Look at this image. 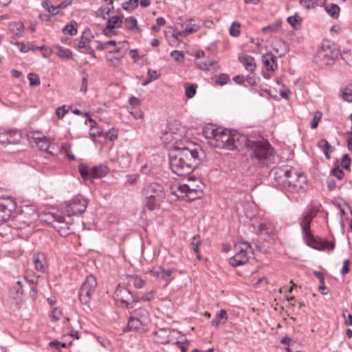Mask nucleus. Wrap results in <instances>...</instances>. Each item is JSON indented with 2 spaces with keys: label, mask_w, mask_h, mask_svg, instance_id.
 <instances>
[{
  "label": "nucleus",
  "mask_w": 352,
  "mask_h": 352,
  "mask_svg": "<svg viewBox=\"0 0 352 352\" xmlns=\"http://www.w3.org/2000/svg\"><path fill=\"white\" fill-rule=\"evenodd\" d=\"M202 150L195 144H175L169 153L170 168L178 176L190 175L200 164Z\"/></svg>",
  "instance_id": "obj_1"
},
{
  "label": "nucleus",
  "mask_w": 352,
  "mask_h": 352,
  "mask_svg": "<svg viewBox=\"0 0 352 352\" xmlns=\"http://www.w3.org/2000/svg\"><path fill=\"white\" fill-rule=\"evenodd\" d=\"M274 179L278 187L288 197L305 193L307 188L306 175L294 170L275 171Z\"/></svg>",
  "instance_id": "obj_2"
},
{
  "label": "nucleus",
  "mask_w": 352,
  "mask_h": 352,
  "mask_svg": "<svg viewBox=\"0 0 352 352\" xmlns=\"http://www.w3.org/2000/svg\"><path fill=\"white\" fill-rule=\"evenodd\" d=\"M315 215L311 210L307 211L302 215L300 225L302 229V234L305 243L319 251L330 250L332 251L335 248V243L323 240L319 236H314L310 230L311 223Z\"/></svg>",
  "instance_id": "obj_3"
},
{
  "label": "nucleus",
  "mask_w": 352,
  "mask_h": 352,
  "mask_svg": "<svg viewBox=\"0 0 352 352\" xmlns=\"http://www.w3.org/2000/svg\"><path fill=\"white\" fill-rule=\"evenodd\" d=\"M142 193L147 199L146 206L150 210L158 208L165 198L164 188L157 182L146 184Z\"/></svg>",
  "instance_id": "obj_4"
},
{
  "label": "nucleus",
  "mask_w": 352,
  "mask_h": 352,
  "mask_svg": "<svg viewBox=\"0 0 352 352\" xmlns=\"http://www.w3.org/2000/svg\"><path fill=\"white\" fill-rule=\"evenodd\" d=\"M250 156L258 162L270 159L275 155V151L268 140L262 139L260 140H252L249 148Z\"/></svg>",
  "instance_id": "obj_5"
},
{
  "label": "nucleus",
  "mask_w": 352,
  "mask_h": 352,
  "mask_svg": "<svg viewBox=\"0 0 352 352\" xmlns=\"http://www.w3.org/2000/svg\"><path fill=\"white\" fill-rule=\"evenodd\" d=\"M339 56V51L336 46H331L328 42L322 43L321 48L317 52L314 60L321 65H332Z\"/></svg>",
  "instance_id": "obj_6"
},
{
  "label": "nucleus",
  "mask_w": 352,
  "mask_h": 352,
  "mask_svg": "<svg viewBox=\"0 0 352 352\" xmlns=\"http://www.w3.org/2000/svg\"><path fill=\"white\" fill-rule=\"evenodd\" d=\"M78 170L84 180L103 177L109 171L108 166L102 164L89 167L88 164L82 163L78 166Z\"/></svg>",
  "instance_id": "obj_7"
},
{
  "label": "nucleus",
  "mask_w": 352,
  "mask_h": 352,
  "mask_svg": "<svg viewBox=\"0 0 352 352\" xmlns=\"http://www.w3.org/2000/svg\"><path fill=\"white\" fill-rule=\"evenodd\" d=\"M96 277L93 275L87 276L78 292L79 300L82 305H89L93 295L96 292Z\"/></svg>",
  "instance_id": "obj_8"
},
{
  "label": "nucleus",
  "mask_w": 352,
  "mask_h": 352,
  "mask_svg": "<svg viewBox=\"0 0 352 352\" xmlns=\"http://www.w3.org/2000/svg\"><path fill=\"white\" fill-rule=\"evenodd\" d=\"M87 199L82 197H75L67 204L64 214L67 219L72 217L81 215L87 208Z\"/></svg>",
  "instance_id": "obj_9"
},
{
  "label": "nucleus",
  "mask_w": 352,
  "mask_h": 352,
  "mask_svg": "<svg viewBox=\"0 0 352 352\" xmlns=\"http://www.w3.org/2000/svg\"><path fill=\"white\" fill-rule=\"evenodd\" d=\"M236 248L237 252L229 260V263L233 267H238L245 264L250 258L248 252H252V246L247 241L241 242L236 246Z\"/></svg>",
  "instance_id": "obj_10"
},
{
  "label": "nucleus",
  "mask_w": 352,
  "mask_h": 352,
  "mask_svg": "<svg viewBox=\"0 0 352 352\" xmlns=\"http://www.w3.org/2000/svg\"><path fill=\"white\" fill-rule=\"evenodd\" d=\"M17 207L16 202L11 197L0 198V225L13 219Z\"/></svg>",
  "instance_id": "obj_11"
},
{
  "label": "nucleus",
  "mask_w": 352,
  "mask_h": 352,
  "mask_svg": "<svg viewBox=\"0 0 352 352\" xmlns=\"http://www.w3.org/2000/svg\"><path fill=\"white\" fill-rule=\"evenodd\" d=\"M232 130L219 128L214 139H212L210 145L219 148L230 150Z\"/></svg>",
  "instance_id": "obj_12"
},
{
  "label": "nucleus",
  "mask_w": 352,
  "mask_h": 352,
  "mask_svg": "<svg viewBox=\"0 0 352 352\" xmlns=\"http://www.w3.org/2000/svg\"><path fill=\"white\" fill-rule=\"evenodd\" d=\"M250 140L246 135L239 133L236 130H232V134L231 137V142L230 144V150H241L246 148L249 150Z\"/></svg>",
  "instance_id": "obj_13"
},
{
  "label": "nucleus",
  "mask_w": 352,
  "mask_h": 352,
  "mask_svg": "<svg viewBox=\"0 0 352 352\" xmlns=\"http://www.w3.org/2000/svg\"><path fill=\"white\" fill-rule=\"evenodd\" d=\"M114 294L116 300L120 301L123 306L128 309L134 308V306L131 305L133 294L126 287L119 285L116 288Z\"/></svg>",
  "instance_id": "obj_14"
},
{
  "label": "nucleus",
  "mask_w": 352,
  "mask_h": 352,
  "mask_svg": "<svg viewBox=\"0 0 352 352\" xmlns=\"http://www.w3.org/2000/svg\"><path fill=\"white\" fill-rule=\"evenodd\" d=\"M170 193L177 199L188 201H192L201 198L203 191L198 190H185L184 192H179L175 187H170Z\"/></svg>",
  "instance_id": "obj_15"
},
{
  "label": "nucleus",
  "mask_w": 352,
  "mask_h": 352,
  "mask_svg": "<svg viewBox=\"0 0 352 352\" xmlns=\"http://www.w3.org/2000/svg\"><path fill=\"white\" fill-rule=\"evenodd\" d=\"M65 216H57L52 222V226L58 230L60 235L66 236L69 234V224L72 223V219H67Z\"/></svg>",
  "instance_id": "obj_16"
},
{
  "label": "nucleus",
  "mask_w": 352,
  "mask_h": 352,
  "mask_svg": "<svg viewBox=\"0 0 352 352\" xmlns=\"http://www.w3.org/2000/svg\"><path fill=\"white\" fill-rule=\"evenodd\" d=\"M34 220L33 218L28 217L20 210L19 212L14 211L13 219H12V226L17 229H23L30 226Z\"/></svg>",
  "instance_id": "obj_17"
},
{
  "label": "nucleus",
  "mask_w": 352,
  "mask_h": 352,
  "mask_svg": "<svg viewBox=\"0 0 352 352\" xmlns=\"http://www.w3.org/2000/svg\"><path fill=\"white\" fill-rule=\"evenodd\" d=\"M204 184L199 179L194 177H189L186 184H178L172 186L171 187H175L179 192H184L185 190H198L203 191Z\"/></svg>",
  "instance_id": "obj_18"
},
{
  "label": "nucleus",
  "mask_w": 352,
  "mask_h": 352,
  "mask_svg": "<svg viewBox=\"0 0 352 352\" xmlns=\"http://www.w3.org/2000/svg\"><path fill=\"white\" fill-rule=\"evenodd\" d=\"M274 230V228L271 223L263 222L258 225L257 233L264 241H267L271 238Z\"/></svg>",
  "instance_id": "obj_19"
},
{
  "label": "nucleus",
  "mask_w": 352,
  "mask_h": 352,
  "mask_svg": "<svg viewBox=\"0 0 352 352\" xmlns=\"http://www.w3.org/2000/svg\"><path fill=\"white\" fill-rule=\"evenodd\" d=\"M276 60V56H274L272 52H268L262 56V62L268 71L273 72L277 69L278 65Z\"/></svg>",
  "instance_id": "obj_20"
},
{
  "label": "nucleus",
  "mask_w": 352,
  "mask_h": 352,
  "mask_svg": "<svg viewBox=\"0 0 352 352\" xmlns=\"http://www.w3.org/2000/svg\"><path fill=\"white\" fill-rule=\"evenodd\" d=\"M239 61L242 63L246 70L253 72L256 69L254 58L250 55L241 54L238 57Z\"/></svg>",
  "instance_id": "obj_21"
},
{
  "label": "nucleus",
  "mask_w": 352,
  "mask_h": 352,
  "mask_svg": "<svg viewBox=\"0 0 352 352\" xmlns=\"http://www.w3.org/2000/svg\"><path fill=\"white\" fill-rule=\"evenodd\" d=\"M170 331L171 330L169 328H162L153 332L156 342L162 344H168Z\"/></svg>",
  "instance_id": "obj_22"
},
{
  "label": "nucleus",
  "mask_w": 352,
  "mask_h": 352,
  "mask_svg": "<svg viewBox=\"0 0 352 352\" xmlns=\"http://www.w3.org/2000/svg\"><path fill=\"white\" fill-rule=\"evenodd\" d=\"M34 263L37 271L43 273L47 267L46 257L44 253H37L34 255Z\"/></svg>",
  "instance_id": "obj_23"
},
{
  "label": "nucleus",
  "mask_w": 352,
  "mask_h": 352,
  "mask_svg": "<svg viewBox=\"0 0 352 352\" xmlns=\"http://www.w3.org/2000/svg\"><path fill=\"white\" fill-rule=\"evenodd\" d=\"M146 324L143 323L142 321L139 319L135 318L133 316H131L128 320V323L126 327L124 329V331H138L142 327L146 326Z\"/></svg>",
  "instance_id": "obj_24"
},
{
  "label": "nucleus",
  "mask_w": 352,
  "mask_h": 352,
  "mask_svg": "<svg viewBox=\"0 0 352 352\" xmlns=\"http://www.w3.org/2000/svg\"><path fill=\"white\" fill-rule=\"evenodd\" d=\"M132 316L146 324L150 321V313L146 308L140 307L135 309Z\"/></svg>",
  "instance_id": "obj_25"
},
{
  "label": "nucleus",
  "mask_w": 352,
  "mask_h": 352,
  "mask_svg": "<svg viewBox=\"0 0 352 352\" xmlns=\"http://www.w3.org/2000/svg\"><path fill=\"white\" fill-rule=\"evenodd\" d=\"M38 277H34L29 279L28 277L25 278V284L27 287L30 289V296L32 300H35L37 298V289L36 285L38 283Z\"/></svg>",
  "instance_id": "obj_26"
},
{
  "label": "nucleus",
  "mask_w": 352,
  "mask_h": 352,
  "mask_svg": "<svg viewBox=\"0 0 352 352\" xmlns=\"http://www.w3.org/2000/svg\"><path fill=\"white\" fill-rule=\"evenodd\" d=\"M8 133V144H16L20 142L22 135L21 132L14 129L6 131Z\"/></svg>",
  "instance_id": "obj_27"
},
{
  "label": "nucleus",
  "mask_w": 352,
  "mask_h": 352,
  "mask_svg": "<svg viewBox=\"0 0 352 352\" xmlns=\"http://www.w3.org/2000/svg\"><path fill=\"white\" fill-rule=\"evenodd\" d=\"M228 320V314L225 309H221L216 314L211 321L212 326L219 327L220 323H225Z\"/></svg>",
  "instance_id": "obj_28"
},
{
  "label": "nucleus",
  "mask_w": 352,
  "mask_h": 352,
  "mask_svg": "<svg viewBox=\"0 0 352 352\" xmlns=\"http://www.w3.org/2000/svg\"><path fill=\"white\" fill-rule=\"evenodd\" d=\"M10 28L11 31L17 36H22L23 35V31L25 25L21 21L12 22L10 23Z\"/></svg>",
  "instance_id": "obj_29"
},
{
  "label": "nucleus",
  "mask_w": 352,
  "mask_h": 352,
  "mask_svg": "<svg viewBox=\"0 0 352 352\" xmlns=\"http://www.w3.org/2000/svg\"><path fill=\"white\" fill-rule=\"evenodd\" d=\"M218 130L219 128H214L212 125L206 126L203 129L202 133L204 136L208 140V144H210L212 139H214Z\"/></svg>",
  "instance_id": "obj_30"
},
{
  "label": "nucleus",
  "mask_w": 352,
  "mask_h": 352,
  "mask_svg": "<svg viewBox=\"0 0 352 352\" xmlns=\"http://www.w3.org/2000/svg\"><path fill=\"white\" fill-rule=\"evenodd\" d=\"M54 52L61 58L69 59L72 57L73 53L69 49H65L60 45H54Z\"/></svg>",
  "instance_id": "obj_31"
},
{
  "label": "nucleus",
  "mask_w": 352,
  "mask_h": 352,
  "mask_svg": "<svg viewBox=\"0 0 352 352\" xmlns=\"http://www.w3.org/2000/svg\"><path fill=\"white\" fill-rule=\"evenodd\" d=\"M124 26L129 30H136L138 32L140 33L142 30L138 26V21L134 16H129L124 19Z\"/></svg>",
  "instance_id": "obj_32"
},
{
  "label": "nucleus",
  "mask_w": 352,
  "mask_h": 352,
  "mask_svg": "<svg viewBox=\"0 0 352 352\" xmlns=\"http://www.w3.org/2000/svg\"><path fill=\"white\" fill-rule=\"evenodd\" d=\"M324 10L333 19H336L339 17L340 9L338 5L334 3L326 5L324 6Z\"/></svg>",
  "instance_id": "obj_33"
},
{
  "label": "nucleus",
  "mask_w": 352,
  "mask_h": 352,
  "mask_svg": "<svg viewBox=\"0 0 352 352\" xmlns=\"http://www.w3.org/2000/svg\"><path fill=\"white\" fill-rule=\"evenodd\" d=\"M34 138L38 140L37 145L41 150L51 153V151H49L50 145L45 136H36Z\"/></svg>",
  "instance_id": "obj_34"
},
{
  "label": "nucleus",
  "mask_w": 352,
  "mask_h": 352,
  "mask_svg": "<svg viewBox=\"0 0 352 352\" xmlns=\"http://www.w3.org/2000/svg\"><path fill=\"white\" fill-rule=\"evenodd\" d=\"M25 287H27V285L25 283L24 285L22 281L18 280L16 283V285H14L10 289V292L12 294H14V292L16 294V296H14V298L20 297L23 295Z\"/></svg>",
  "instance_id": "obj_35"
},
{
  "label": "nucleus",
  "mask_w": 352,
  "mask_h": 352,
  "mask_svg": "<svg viewBox=\"0 0 352 352\" xmlns=\"http://www.w3.org/2000/svg\"><path fill=\"white\" fill-rule=\"evenodd\" d=\"M20 210L23 212V214H25L28 216V217L33 218V220H36L37 218V213L36 212V209L34 206H28V205H24L23 206Z\"/></svg>",
  "instance_id": "obj_36"
},
{
  "label": "nucleus",
  "mask_w": 352,
  "mask_h": 352,
  "mask_svg": "<svg viewBox=\"0 0 352 352\" xmlns=\"http://www.w3.org/2000/svg\"><path fill=\"white\" fill-rule=\"evenodd\" d=\"M94 38V34H92L89 28H86L82 33L80 36V39L78 42H82L86 44L91 42V39Z\"/></svg>",
  "instance_id": "obj_37"
},
{
  "label": "nucleus",
  "mask_w": 352,
  "mask_h": 352,
  "mask_svg": "<svg viewBox=\"0 0 352 352\" xmlns=\"http://www.w3.org/2000/svg\"><path fill=\"white\" fill-rule=\"evenodd\" d=\"M229 34L233 37H238L241 34V23L239 21H233L229 29Z\"/></svg>",
  "instance_id": "obj_38"
},
{
  "label": "nucleus",
  "mask_w": 352,
  "mask_h": 352,
  "mask_svg": "<svg viewBox=\"0 0 352 352\" xmlns=\"http://www.w3.org/2000/svg\"><path fill=\"white\" fill-rule=\"evenodd\" d=\"M197 85L193 84H186L185 85V94L187 98H192L196 94Z\"/></svg>",
  "instance_id": "obj_39"
},
{
  "label": "nucleus",
  "mask_w": 352,
  "mask_h": 352,
  "mask_svg": "<svg viewBox=\"0 0 352 352\" xmlns=\"http://www.w3.org/2000/svg\"><path fill=\"white\" fill-rule=\"evenodd\" d=\"M139 5V0H129L122 5V9L126 11H132L137 8Z\"/></svg>",
  "instance_id": "obj_40"
},
{
  "label": "nucleus",
  "mask_w": 352,
  "mask_h": 352,
  "mask_svg": "<svg viewBox=\"0 0 352 352\" xmlns=\"http://www.w3.org/2000/svg\"><path fill=\"white\" fill-rule=\"evenodd\" d=\"M199 28V26L197 25H192L190 26L187 25L186 27L184 28V29L182 32H179V34L180 36H186L190 34L197 32Z\"/></svg>",
  "instance_id": "obj_41"
},
{
  "label": "nucleus",
  "mask_w": 352,
  "mask_h": 352,
  "mask_svg": "<svg viewBox=\"0 0 352 352\" xmlns=\"http://www.w3.org/2000/svg\"><path fill=\"white\" fill-rule=\"evenodd\" d=\"M330 176H333L336 177L338 180H341L343 179L344 176V173L342 169L340 167L339 165L336 166L333 168L331 169L330 172Z\"/></svg>",
  "instance_id": "obj_42"
},
{
  "label": "nucleus",
  "mask_w": 352,
  "mask_h": 352,
  "mask_svg": "<svg viewBox=\"0 0 352 352\" xmlns=\"http://www.w3.org/2000/svg\"><path fill=\"white\" fill-rule=\"evenodd\" d=\"M201 243V241L199 235H196L192 238V240L190 243V247L192 250L195 252V254H198Z\"/></svg>",
  "instance_id": "obj_43"
},
{
  "label": "nucleus",
  "mask_w": 352,
  "mask_h": 352,
  "mask_svg": "<svg viewBox=\"0 0 352 352\" xmlns=\"http://www.w3.org/2000/svg\"><path fill=\"white\" fill-rule=\"evenodd\" d=\"M281 22L276 21L273 24L265 26L262 28L263 32H276L280 27Z\"/></svg>",
  "instance_id": "obj_44"
},
{
  "label": "nucleus",
  "mask_w": 352,
  "mask_h": 352,
  "mask_svg": "<svg viewBox=\"0 0 352 352\" xmlns=\"http://www.w3.org/2000/svg\"><path fill=\"white\" fill-rule=\"evenodd\" d=\"M28 78L30 81V86H37L41 83L40 77L36 74L30 73L28 76Z\"/></svg>",
  "instance_id": "obj_45"
},
{
  "label": "nucleus",
  "mask_w": 352,
  "mask_h": 352,
  "mask_svg": "<svg viewBox=\"0 0 352 352\" xmlns=\"http://www.w3.org/2000/svg\"><path fill=\"white\" fill-rule=\"evenodd\" d=\"M63 32L64 34H68L71 36H75L77 34L78 30L77 28L71 23L70 24H67L63 29Z\"/></svg>",
  "instance_id": "obj_46"
},
{
  "label": "nucleus",
  "mask_w": 352,
  "mask_h": 352,
  "mask_svg": "<svg viewBox=\"0 0 352 352\" xmlns=\"http://www.w3.org/2000/svg\"><path fill=\"white\" fill-rule=\"evenodd\" d=\"M170 56L177 63H183L184 61V54L182 51L173 50L171 52Z\"/></svg>",
  "instance_id": "obj_47"
},
{
  "label": "nucleus",
  "mask_w": 352,
  "mask_h": 352,
  "mask_svg": "<svg viewBox=\"0 0 352 352\" xmlns=\"http://www.w3.org/2000/svg\"><path fill=\"white\" fill-rule=\"evenodd\" d=\"M317 146L323 152H324V151H329V150H331L333 148V147L331 146V144L325 139H321V140H318V142L317 143Z\"/></svg>",
  "instance_id": "obj_48"
},
{
  "label": "nucleus",
  "mask_w": 352,
  "mask_h": 352,
  "mask_svg": "<svg viewBox=\"0 0 352 352\" xmlns=\"http://www.w3.org/2000/svg\"><path fill=\"white\" fill-rule=\"evenodd\" d=\"M288 23L295 30H298L299 28L297 26V23L301 21L300 17L295 14L294 16H290L287 19Z\"/></svg>",
  "instance_id": "obj_49"
},
{
  "label": "nucleus",
  "mask_w": 352,
  "mask_h": 352,
  "mask_svg": "<svg viewBox=\"0 0 352 352\" xmlns=\"http://www.w3.org/2000/svg\"><path fill=\"white\" fill-rule=\"evenodd\" d=\"M65 153L69 160H75V155L72 152V145L70 143L67 142L63 146Z\"/></svg>",
  "instance_id": "obj_50"
},
{
  "label": "nucleus",
  "mask_w": 352,
  "mask_h": 352,
  "mask_svg": "<svg viewBox=\"0 0 352 352\" xmlns=\"http://www.w3.org/2000/svg\"><path fill=\"white\" fill-rule=\"evenodd\" d=\"M122 23V19L118 16H113L109 19L107 22V25H114L115 28L120 27Z\"/></svg>",
  "instance_id": "obj_51"
},
{
  "label": "nucleus",
  "mask_w": 352,
  "mask_h": 352,
  "mask_svg": "<svg viewBox=\"0 0 352 352\" xmlns=\"http://www.w3.org/2000/svg\"><path fill=\"white\" fill-rule=\"evenodd\" d=\"M104 138L106 140L113 141L118 138L117 132L114 128L110 129L108 131H104Z\"/></svg>",
  "instance_id": "obj_52"
},
{
  "label": "nucleus",
  "mask_w": 352,
  "mask_h": 352,
  "mask_svg": "<svg viewBox=\"0 0 352 352\" xmlns=\"http://www.w3.org/2000/svg\"><path fill=\"white\" fill-rule=\"evenodd\" d=\"M318 0H300V3L307 9L314 8L318 5Z\"/></svg>",
  "instance_id": "obj_53"
},
{
  "label": "nucleus",
  "mask_w": 352,
  "mask_h": 352,
  "mask_svg": "<svg viewBox=\"0 0 352 352\" xmlns=\"http://www.w3.org/2000/svg\"><path fill=\"white\" fill-rule=\"evenodd\" d=\"M166 24V20L163 17H157L156 19V24L152 25L151 30L153 32H159L160 30V28Z\"/></svg>",
  "instance_id": "obj_54"
},
{
  "label": "nucleus",
  "mask_w": 352,
  "mask_h": 352,
  "mask_svg": "<svg viewBox=\"0 0 352 352\" xmlns=\"http://www.w3.org/2000/svg\"><path fill=\"white\" fill-rule=\"evenodd\" d=\"M84 116L85 117H87V120H85V124H87L88 123L90 124L89 126H90V130L91 131H93L95 129V128H97L98 126H97V122L96 120H93L90 116H89V113L87 112H84Z\"/></svg>",
  "instance_id": "obj_55"
},
{
  "label": "nucleus",
  "mask_w": 352,
  "mask_h": 352,
  "mask_svg": "<svg viewBox=\"0 0 352 352\" xmlns=\"http://www.w3.org/2000/svg\"><path fill=\"white\" fill-rule=\"evenodd\" d=\"M229 80L230 77L228 74H221L216 80V83L220 85H226Z\"/></svg>",
  "instance_id": "obj_56"
},
{
  "label": "nucleus",
  "mask_w": 352,
  "mask_h": 352,
  "mask_svg": "<svg viewBox=\"0 0 352 352\" xmlns=\"http://www.w3.org/2000/svg\"><path fill=\"white\" fill-rule=\"evenodd\" d=\"M42 7L47 11L49 13H50L52 15H56L58 12H54L51 10V7H52V3L49 0H45L41 3Z\"/></svg>",
  "instance_id": "obj_57"
},
{
  "label": "nucleus",
  "mask_w": 352,
  "mask_h": 352,
  "mask_svg": "<svg viewBox=\"0 0 352 352\" xmlns=\"http://www.w3.org/2000/svg\"><path fill=\"white\" fill-rule=\"evenodd\" d=\"M351 158L348 154H344L342 157L341 165L345 170H350Z\"/></svg>",
  "instance_id": "obj_58"
},
{
  "label": "nucleus",
  "mask_w": 352,
  "mask_h": 352,
  "mask_svg": "<svg viewBox=\"0 0 352 352\" xmlns=\"http://www.w3.org/2000/svg\"><path fill=\"white\" fill-rule=\"evenodd\" d=\"M62 310L58 307H54L52 309L51 318L52 320L56 321L58 320L62 316Z\"/></svg>",
  "instance_id": "obj_59"
},
{
  "label": "nucleus",
  "mask_w": 352,
  "mask_h": 352,
  "mask_svg": "<svg viewBox=\"0 0 352 352\" xmlns=\"http://www.w3.org/2000/svg\"><path fill=\"white\" fill-rule=\"evenodd\" d=\"M113 29H115L114 25H107L102 30V34L105 35L107 37H111L112 36L115 35L116 34L113 32Z\"/></svg>",
  "instance_id": "obj_60"
},
{
  "label": "nucleus",
  "mask_w": 352,
  "mask_h": 352,
  "mask_svg": "<svg viewBox=\"0 0 352 352\" xmlns=\"http://www.w3.org/2000/svg\"><path fill=\"white\" fill-rule=\"evenodd\" d=\"M322 117V114L320 111H316L314 117L313 118L311 122V129H316L317 128L318 125V122L320 120Z\"/></svg>",
  "instance_id": "obj_61"
},
{
  "label": "nucleus",
  "mask_w": 352,
  "mask_h": 352,
  "mask_svg": "<svg viewBox=\"0 0 352 352\" xmlns=\"http://www.w3.org/2000/svg\"><path fill=\"white\" fill-rule=\"evenodd\" d=\"M15 45L19 47V50L23 53H26L30 50V45L29 43L26 44L22 42L16 41Z\"/></svg>",
  "instance_id": "obj_62"
},
{
  "label": "nucleus",
  "mask_w": 352,
  "mask_h": 352,
  "mask_svg": "<svg viewBox=\"0 0 352 352\" xmlns=\"http://www.w3.org/2000/svg\"><path fill=\"white\" fill-rule=\"evenodd\" d=\"M8 135L6 131L0 132V146H6L8 145Z\"/></svg>",
  "instance_id": "obj_63"
},
{
  "label": "nucleus",
  "mask_w": 352,
  "mask_h": 352,
  "mask_svg": "<svg viewBox=\"0 0 352 352\" xmlns=\"http://www.w3.org/2000/svg\"><path fill=\"white\" fill-rule=\"evenodd\" d=\"M342 316L344 318V324L346 326H352V315L349 314L347 310L343 311Z\"/></svg>",
  "instance_id": "obj_64"
}]
</instances>
